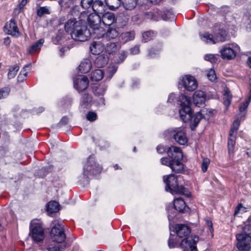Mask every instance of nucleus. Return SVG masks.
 <instances>
[{"instance_id": "obj_1", "label": "nucleus", "mask_w": 251, "mask_h": 251, "mask_svg": "<svg viewBox=\"0 0 251 251\" xmlns=\"http://www.w3.org/2000/svg\"><path fill=\"white\" fill-rule=\"evenodd\" d=\"M64 28L73 39L80 42L88 40L91 35L90 31L83 22L80 20L78 21L75 18H71L65 22Z\"/></svg>"}, {"instance_id": "obj_2", "label": "nucleus", "mask_w": 251, "mask_h": 251, "mask_svg": "<svg viewBox=\"0 0 251 251\" xmlns=\"http://www.w3.org/2000/svg\"><path fill=\"white\" fill-rule=\"evenodd\" d=\"M167 152L168 156L172 159L170 160L168 157H162L160 160L161 164L169 166L176 173H181L183 170L184 165L181 162L183 154L180 149L172 146L168 148Z\"/></svg>"}, {"instance_id": "obj_3", "label": "nucleus", "mask_w": 251, "mask_h": 251, "mask_svg": "<svg viewBox=\"0 0 251 251\" xmlns=\"http://www.w3.org/2000/svg\"><path fill=\"white\" fill-rule=\"evenodd\" d=\"M199 240V237L197 236L185 238L180 243L177 237L175 235L170 233V237L168 241V246L170 248H174L180 247L184 250L190 249L191 251H197L196 244Z\"/></svg>"}, {"instance_id": "obj_4", "label": "nucleus", "mask_w": 251, "mask_h": 251, "mask_svg": "<svg viewBox=\"0 0 251 251\" xmlns=\"http://www.w3.org/2000/svg\"><path fill=\"white\" fill-rule=\"evenodd\" d=\"M101 16L98 14L91 13L88 14V13L86 11L81 12L79 19L80 21L83 22V24L87 23L90 27L94 30L91 35L96 34V36L100 32L103 31L102 28L100 27V24L101 22Z\"/></svg>"}, {"instance_id": "obj_5", "label": "nucleus", "mask_w": 251, "mask_h": 251, "mask_svg": "<svg viewBox=\"0 0 251 251\" xmlns=\"http://www.w3.org/2000/svg\"><path fill=\"white\" fill-rule=\"evenodd\" d=\"M164 182L166 184V190L171 192L172 194H180L189 197L190 195L182 185H179L177 182V177L174 175H170L163 177Z\"/></svg>"}, {"instance_id": "obj_6", "label": "nucleus", "mask_w": 251, "mask_h": 251, "mask_svg": "<svg viewBox=\"0 0 251 251\" xmlns=\"http://www.w3.org/2000/svg\"><path fill=\"white\" fill-rule=\"evenodd\" d=\"M201 39L204 42L208 44H216L223 42L227 40L226 31L220 28H215L213 33L205 32L200 34Z\"/></svg>"}, {"instance_id": "obj_7", "label": "nucleus", "mask_w": 251, "mask_h": 251, "mask_svg": "<svg viewBox=\"0 0 251 251\" xmlns=\"http://www.w3.org/2000/svg\"><path fill=\"white\" fill-rule=\"evenodd\" d=\"M101 170V167L96 164L94 156L90 155L83 167V178L87 179L91 176L99 174Z\"/></svg>"}, {"instance_id": "obj_8", "label": "nucleus", "mask_w": 251, "mask_h": 251, "mask_svg": "<svg viewBox=\"0 0 251 251\" xmlns=\"http://www.w3.org/2000/svg\"><path fill=\"white\" fill-rule=\"evenodd\" d=\"M29 235L34 241L40 242L44 239V232L41 223L37 220L31 221L30 225Z\"/></svg>"}, {"instance_id": "obj_9", "label": "nucleus", "mask_w": 251, "mask_h": 251, "mask_svg": "<svg viewBox=\"0 0 251 251\" xmlns=\"http://www.w3.org/2000/svg\"><path fill=\"white\" fill-rule=\"evenodd\" d=\"M50 238L54 242L63 243L66 239L63 226L58 223L55 224L51 230Z\"/></svg>"}, {"instance_id": "obj_10", "label": "nucleus", "mask_w": 251, "mask_h": 251, "mask_svg": "<svg viewBox=\"0 0 251 251\" xmlns=\"http://www.w3.org/2000/svg\"><path fill=\"white\" fill-rule=\"evenodd\" d=\"M236 247L240 251H249L251 248V236L247 233L236 235Z\"/></svg>"}, {"instance_id": "obj_11", "label": "nucleus", "mask_w": 251, "mask_h": 251, "mask_svg": "<svg viewBox=\"0 0 251 251\" xmlns=\"http://www.w3.org/2000/svg\"><path fill=\"white\" fill-rule=\"evenodd\" d=\"M184 89L188 91H193L198 87V82L196 79L191 75H185L182 76L179 82Z\"/></svg>"}, {"instance_id": "obj_12", "label": "nucleus", "mask_w": 251, "mask_h": 251, "mask_svg": "<svg viewBox=\"0 0 251 251\" xmlns=\"http://www.w3.org/2000/svg\"><path fill=\"white\" fill-rule=\"evenodd\" d=\"M170 135L180 145H184L188 141L185 132L182 127L176 128L170 131Z\"/></svg>"}, {"instance_id": "obj_13", "label": "nucleus", "mask_w": 251, "mask_h": 251, "mask_svg": "<svg viewBox=\"0 0 251 251\" xmlns=\"http://www.w3.org/2000/svg\"><path fill=\"white\" fill-rule=\"evenodd\" d=\"M74 87L78 92L85 90L89 85V80L87 76L78 75L74 78Z\"/></svg>"}, {"instance_id": "obj_14", "label": "nucleus", "mask_w": 251, "mask_h": 251, "mask_svg": "<svg viewBox=\"0 0 251 251\" xmlns=\"http://www.w3.org/2000/svg\"><path fill=\"white\" fill-rule=\"evenodd\" d=\"M185 207L186 204L183 200L181 198H177L175 199L174 207L172 206L171 208L170 207H168L167 209L168 213L169 220H170L171 218H173L174 216V214H172L171 212L172 210H174V208L179 212H183Z\"/></svg>"}, {"instance_id": "obj_15", "label": "nucleus", "mask_w": 251, "mask_h": 251, "mask_svg": "<svg viewBox=\"0 0 251 251\" xmlns=\"http://www.w3.org/2000/svg\"><path fill=\"white\" fill-rule=\"evenodd\" d=\"M208 110L207 109H203L201 110V112H198L192 116V114H191V118H190V121L192 126H194V127H196L200 122V120L202 118L208 119L209 117L212 115L213 110H209L208 111L209 114L207 117H206L204 115L207 114Z\"/></svg>"}, {"instance_id": "obj_16", "label": "nucleus", "mask_w": 251, "mask_h": 251, "mask_svg": "<svg viewBox=\"0 0 251 251\" xmlns=\"http://www.w3.org/2000/svg\"><path fill=\"white\" fill-rule=\"evenodd\" d=\"M4 30L7 34L13 36H19L20 34L18 27L14 19H11L7 22L4 27Z\"/></svg>"}, {"instance_id": "obj_17", "label": "nucleus", "mask_w": 251, "mask_h": 251, "mask_svg": "<svg viewBox=\"0 0 251 251\" xmlns=\"http://www.w3.org/2000/svg\"><path fill=\"white\" fill-rule=\"evenodd\" d=\"M107 88V86L104 84H100L98 86H95L94 88V94L98 97H100V99L97 100V103L100 105H104L105 100L104 98L102 97L105 94Z\"/></svg>"}, {"instance_id": "obj_18", "label": "nucleus", "mask_w": 251, "mask_h": 251, "mask_svg": "<svg viewBox=\"0 0 251 251\" xmlns=\"http://www.w3.org/2000/svg\"><path fill=\"white\" fill-rule=\"evenodd\" d=\"M174 231L177 236L180 238L186 237L191 232L190 228L184 224L176 225Z\"/></svg>"}, {"instance_id": "obj_19", "label": "nucleus", "mask_w": 251, "mask_h": 251, "mask_svg": "<svg viewBox=\"0 0 251 251\" xmlns=\"http://www.w3.org/2000/svg\"><path fill=\"white\" fill-rule=\"evenodd\" d=\"M100 33L96 37L99 39L103 37V38H106L108 40H113L116 39L119 35V33L117 29L112 27H109L105 33Z\"/></svg>"}, {"instance_id": "obj_20", "label": "nucleus", "mask_w": 251, "mask_h": 251, "mask_svg": "<svg viewBox=\"0 0 251 251\" xmlns=\"http://www.w3.org/2000/svg\"><path fill=\"white\" fill-rule=\"evenodd\" d=\"M205 100V94L202 91H197L193 94V102L197 106H202L204 104Z\"/></svg>"}, {"instance_id": "obj_21", "label": "nucleus", "mask_w": 251, "mask_h": 251, "mask_svg": "<svg viewBox=\"0 0 251 251\" xmlns=\"http://www.w3.org/2000/svg\"><path fill=\"white\" fill-rule=\"evenodd\" d=\"M89 48L93 54L99 55L103 51L104 44L101 41H95L91 43Z\"/></svg>"}, {"instance_id": "obj_22", "label": "nucleus", "mask_w": 251, "mask_h": 251, "mask_svg": "<svg viewBox=\"0 0 251 251\" xmlns=\"http://www.w3.org/2000/svg\"><path fill=\"white\" fill-rule=\"evenodd\" d=\"M92 9L95 12L94 14L101 15L105 12V7L101 0H96L92 4Z\"/></svg>"}, {"instance_id": "obj_23", "label": "nucleus", "mask_w": 251, "mask_h": 251, "mask_svg": "<svg viewBox=\"0 0 251 251\" xmlns=\"http://www.w3.org/2000/svg\"><path fill=\"white\" fill-rule=\"evenodd\" d=\"M135 33L134 31L123 32L119 37V41L121 44H125L127 42L134 40Z\"/></svg>"}, {"instance_id": "obj_24", "label": "nucleus", "mask_w": 251, "mask_h": 251, "mask_svg": "<svg viewBox=\"0 0 251 251\" xmlns=\"http://www.w3.org/2000/svg\"><path fill=\"white\" fill-rule=\"evenodd\" d=\"M192 112L190 106L181 107L179 111L180 119L184 122L190 121L191 118Z\"/></svg>"}, {"instance_id": "obj_25", "label": "nucleus", "mask_w": 251, "mask_h": 251, "mask_svg": "<svg viewBox=\"0 0 251 251\" xmlns=\"http://www.w3.org/2000/svg\"><path fill=\"white\" fill-rule=\"evenodd\" d=\"M101 15V21L106 26H110L116 21L115 15L112 12L104 13Z\"/></svg>"}, {"instance_id": "obj_26", "label": "nucleus", "mask_w": 251, "mask_h": 251, "mask_svg": "<svg viewBox=\"0 0 251 251\" xmlns=\"http://www.w3.org/2000/svg\"><path fill=\"white\" fill-rule=\"evenodd\" d=\"M221 56L223 59H232L236 56V51L230 47H225L221 50Z\"/></svg>"}, {"instance_id": "obj_27", "label": "nucleus", "mask_w": 251, "mask_h": 251, "mask_svg": "<svg viewBox=\"0 0 251 251\" xmlns=\"http://www.w3.org/2000/svg\"><path fill=\"white\" fill-rule=\"evenodd\" d=\"M92 67V63L90 59H85L82 61L78 67L79 71L81 73H87L90 71Z\"/></svg>"}, {"instance_id": "obj_28", "label": "nucleus", "mask_w": 251, "mask_h": 251, "mask_svg": "<svg viewBox=\"0 0 251 251\" xmlns=\"http://www.w3.org/2000/svg\"><path fill=\"white\" fill-rule=\"evenodd\" d=\"M177 104L180 105L181 107L190 106L191 100L189 97H187L184 94H181L177 98Z\"/></svg>"}, {"instance_id": "obj_29", "label": "nucleus", "mask_w": 251, "mask_h": 251, "mask_svg": "<svg viewBox=\"0 0 251 251\" xmlns=\"http://www.w3.org/2000/svg\"><path fill=\"white\" fill-rule=\"evenodd\" d=\"M92 98L91 96L88 94H84L82 96L80 102V106L81 108H88L90 107L92 102Z\"/></svg>"}, {"instance_id": "obj_30", "label": "nucleus", "mask_w": 251, "mask_h": 251, "mask_svg": "<svg viewBox=\"0 0 251 251\" xmlns=\"http://www.w3.org/2000/svg\"><path fill=\"white\" fill-rule=\"evenodd\" d=\"M44 43V40L41 39L34 43L28 49L29 53L31 54L39 51Z\"/></svg>"}, {"instance_id": "obj_31", "label": "nucleus", "mask_w": 251, "mask_h": 251, "mask_svg": "<svg viewBox=\"0 0 251 251\" xmlns=\"http://www.w3.org/2000/svg\"><path fill=\"white\" fill-rule=\"evenodd\" d=\"M108 61V57L104 54H101L96 58L95 64L98 68H102L107 64Z\"/></svg>"}, {"instance_id": "obj_32", "label": "nucleus", "mask_w": 251, "mask_h": 251, "mask_svg": "<svg viewBox=\"0 0 251 251\" xmlns=\"http://www.w3.org/2000/svg\"><path fill=\"white\" fill-rule=\"evenodd\" d=\"M59 209V204L56 201H50L47 205V210L50 214L57 212Z\"/></svg>"}, {"instance_id": "obj_33", "label": "nucleus", "mask_w": 251, "mask_h": 251, "mask_svg": "<svg viewBox=\"0 0 251 251\" xmlns=\"http://www.w3.org/2000/svg\"><path fill=\"white\" fill-rule=\"evenodd\" d=\"M122 4L124 8L126 10L133 9L137 5L136 0H122Z\"/></svg>"}, {"instance_id": "obj_34", "label": "nucleus", "mask_w": 251, "mask_h": 251, "mask_svg": "<svg viewBox=\"0 0 251 251\" xmlns=\"http://www.w3.org/2000/svg\"><path fill=\"white\" fill-rule=\"evenodd\" d=\"M118 67L115 65H110L105 70L104 75L106 79L109 80L116 72Z\"/></svg>"}, {"instance_id": "obj_35", "label": "nucleus", "mask_w": 251, "mask_h": 251, "mask_svg": "<svg viewBox=\"0 0 251 251\" xmlns=\"http://www.w3.org/2000/svg\"><path fill=\"white\" fill-rule=\"evenodd\" d=\"M109 9L114 10L118 8L122 4V0H105Z\"/></svg>"}, {"instance_id": "obj_36", "label": "nucleus", "mask_w": 251, "mask_h": 251, "mask_svg": "<svg viewBox=\"0 0 251 251\" xmlns=\"http://www.w3.org/2000/svg\"><path fill=\"white\" fill-rule=\"evenodd\" d=\"M66 247L64 243L50 244L47 248L48 251H63Z\"/></svg>"}, {"instance_id": "obj_37", "label": "nucleus", "mask_w": 251, "mask_h": 251, "mask_svg": "<svg viewBox=\"0 0 251 251\" xmlns=\"http://www.w3.org/2000/svg\"><path fill=\"white\" fill-rule=\"evenodd\" d=\"M104 72L100 69H97L93 71L91 75V79L93 81L100 80L104 76Z\"/></svg>"}, {"instance_id": "obj_38", "label": "nucleus", "mask_w": 251, "mask_h": 251, "mask_svg": "<svg viewBox=\"0 0 251 251\" xmlns=\"http://www.w3.org/2000/svg\"><path fill=\"white\" fill-rule=\"evenodd\" d=\"M154 36L155 34L152 31L144 32L142 34V41L145 43L151 40Z\"/></svg>"}, {"instance_id": "obj_39", "label": "nucleus", "mask_w": 251, "mask_h": 251, "mask_svg": "<svg viewBox=\"0 0 251 251\" xmlns=\"http://www.w3.org/2000/svg\"><path fill=\"white\" fill-rule=\"evenodd\" d=\"M158 14L161 15L164 20H168L174 18V14L170 10H166L163 13L161 11H159Z\"/></svg>"}, {"instance_id": "obj_40", "label": "nucleus", "mask_w": 251, "mask_h": 251, "mask_svg": "<svg viewBox=\"0 0 251 251\" xmlns=\"http://www.w3.org/2000/svg\"><path fill=\"white\" fill-rule=\"evenodd\" d=\"M224 96V103L226 106H228L230 104L232 99V96L230 94V92L228 90H225Z\"/></svg>"}, {"instance_id": "obj_41", "label": "nucleus", "mask_w": 251, "mask_h": 251, "mask_svg": "<svg viewBox=\"0 0 251 251\" xmlns=\"http://www.w3.org/2000/svg\"><path fill=\"white\" fill-rule=\"evenodd\" d=\"M19 70V67L18 66H15L10 67L9 69V72L7 75L8 78L9 79L14 78L16 76Z\"/></svg>"}, {"instance_id": "obj_42", "label": "nucleus", "mask_w": 251, "mask_h": 251, "mask_svg": "<svg viewBox=\"0 0 251 251\" xmlns=\"http://www.w3.org/2000/svg\"><path fill=\"white\" fill-rule=\"evenodd\" d=\"M50 14L49 8L47 6L40 7L37 10V15L39 17H42L44 14Z\"/></svg>"}, {"instance_id": "obj_43", "label": "nucleus", "mask_w": 251, "mask_h": 251, "mask_svg": "<svg viewBox=\"0 0 251 251\" xmlns=\"http://www.w3.org/2000/svg\"><path fill=\"white\" fill-rule=\"evenodd\" d=\"M28 66H25L23 69L21 71L20 74L18 76L17 80L18 82H22L26 79L27 75V72L26 71V68H28Z\"/></svg>"}, {"instance_id": "obj_44", "label": "nucleus", "mask_w": 251, "mask_h": 251, "mask_svg": "<svg viewBox=\"0 0 251 251\" xmlns=\"http://www.w3.org/2000/svg\"><path fill=\"white\" fill-rule=\"evenodd\" d=\"M250 103V100L246 99L245 101L240 104L239 107V111L241 114H243V116L245 115V112L247 110Z\"/></svg>"}, {"instance_id": "obj_45", "label": "nucleus", "mask_w": 251, "mask_h": 251, "mask_svg": "<svg viewBox=\"0 0 251 251\" xmlns=\"http://www.w3.org/2000/svg\"><path fill=\"white\" fill-rule=\"evenodd\" d=\"M210 161L208 158H203L202 159L201 168L203 172L205 173L207 171L208 167L209 165Z\"/></svg>"}, {"instance_id": "obj_46", "label": "nucleus", "mask_w": 251, "mask_h": 251, "mask_svg": "<svg viewBox=\"0 0 251 251\" xmlns=\"http://www.w3.org/2000/svg\"><path fill=\"white\" fill-rule=\"evenodd\" d=\"M105 50L109 53L114 52L117 50V45L115 43H110L107 44Z\"/></svg>"}, {"instance_id": "obj_47", "label": "nucleus", "mask_w": 251, "mask_h": 251, "mask_svg": "<svg viewBox=\"0 0 251 251\" xmlns=\"http://www.w3.org/2000/svg\"><path fill=\"white\" fill-rule=\"evenodd\" d=\"M235 144V139H234V137L233 138H228V148L229 153L233 152L234 149Z\"/></svg>"}, {"instance_id": "obj_48", "label": "nucleus", "mask_w": 251, "mask_h": 251, "mask_svg": "<svg viewBox=\"0 0 251 251\" xmlns=\"http://www.w3.org/2000/svg\"><path fill=\"white\" fill-rule=\"evenodd\" d=\"M93 0H81V5L84 9H88L91 6L92 7Z\"/></svg>"}, {"instance_id": "obj_49", "label": "nucleus", "mask_w": 251, "mask_h": 251, "mask_svg": "<svg viewBox=\"0 0 251 251\" xmlns=\"http://www.w3.org/2000/svg\"><path fill=\"white\" fill-rule=\"evenodd\" d=\"M207 77L210 81H214L217 78L215 71L212 69L209 70L207 74Z\"/></svg>"}, {"instance_id": "obj_50", "label": "nucleus", "mask_w": 251, "mask_h": 251, "mask_svg": "<svg viewBox=\"0 0 251 251\" xmlns=\"http://www.w3.org/2000/svg\"><path fill=\"white\" fill-rule=\"evenodd\" d=\"M97 115L96 113L92 111H90L86 115V118L88 121L93 122L96 120Z\"/></svg>"}, {"instance_id": "obj_51", "label": "nucleus", "mask_w": 251, "mask_h": 251, "mask_svg": "<svg viewBox=\"0 0 251 251\" xmlns=\"http://www.w3.org/2000/svg\"><path fill=\"white\" fill-rule=\"evenodd\" d=\"M245 207H244L243 206V205L242 203H239L236 207L235 209L234 210V215H238L240 212H246Z\"/></svg>"}, {"instance_id": "obj_52", "label": "nucleus", "mask_w": 251, "mask_h": 251, "mask_svg": "<svg viewBox=\"0 0 251 251\" xmlns=\"http://www.w3.org/2000/svg\"><path fill=\"white\" fill-rule=\"evenodd\" d=\"M205 60L208 61L211 63L216 62L217 60L216 56L212 54H206L204 56Z\"/></svg>"}, {"instance_id": "obj_53", "label": "nucleus", "mask_w": 251, "mask_h": 251, "mask_svg": "<svg viewBox=\"0 0 251 251\" xmlns=\"http://www.w3.org/2000/svg\"><path fill=\"white\" fill-rule=\"evenodd\" d=\"M127 54L126 51H122L119 54V59H117V62L120 63L123 62L126 57Z\"/></svg>"}, {"instance_id": "obj_54", "label": "nucleus", "mask_w": 251, "mask_h": 251, "mask_svg": "<svg viewBox=\"0 0 251 251\" xmlns=\"http://www.w3.org/2000/svg\"><path fill=\"white\" fill-rule=\"evenodd\" d=\"M9 89L8 88L0 90V99L7 96L9 93Z\"/></svg>"}, {"instance_id": "obj_55", "label": "nucleus", "mask_w": 251, "mask_h": 251, "mask_svg": "<svg viewBox=\"0 0 251 251\" xmlns=\"http://www.w3.org/2000/svg\"><path fill=\"white\" fill-rule=\"evenodd\" d=\"M130 52L132 55L137 54L140 52V47L139 45H135L130 49Z\"/></svg>"}, {"instance_id": "obj_56", "label": "nucleus", "mask_w": 251, "mask_h": 251, "mask_svg": "<svg viewBox=\"0 0 251 251\" xmlns=\"http://www.w3.org/2000/svg\"><path fill=\"white\" fill-rule=\"evenodd\" d=\"M240 121L241 120H239L238 119L235 120L233 123L231 129H232L237 131L240 126Z\"/></svg>"}, {"instance_id": "obj_57", "label": "nucleus", "mask_w": 251, "mask_h": 251, "mask_svg": "<svg viewBox=\"0 0 251 251\" xmlns=\"http://www.w3.org/2000/svg\"><path fill=\"white\" fill-rule=\"evenodd\" d=\"M205 222L207 226L209 228V229L210 232L212 233L214 231V229L213 228V224L211 220L209 218L205 219Z\"/></svg>"}, {"instance_id": "obj_58", "label": "nucleus", "mask_w": 251, "mask_h": 251, "mask_svg": "<svg viewBox=\"0 0 251 251\" xmlns=\"http://www.w3.org/2000/svg\"><path fill=\"white\" fill-rule=\"evenodd\" d=\"M168 149V148L166 149V148L161 145H159L156 148L157 151L160 154H162L166 151L167 152Z\"/></svg>"}, {"instance_id": "obj_59", "label": "nucleus", "mask_w": 251, "mask_h": 251, "mask_svg": "<svg viewBox=\"0 0 251 251\" xmlns=\"http://www.w3.org/2000/svg\"><path fill=\"white\" fill-rule=\"evenodd\" d=\"M145 15L146 18L154 19V20L156 19L154 14L153 12L150 11V12H146Z\"/></svg>"}, {"instance_id": "obj_60", "label": "nucleus", "mask_w": 251, "mask_h": 251, "mask_svg": "<svg viewBox=\"0 0 251 251\" xmlns=\"http://www.w3.org/2000/svg\"><path fill=\"white\" fill-rule=\"evenodd\" d=\"M176 95L174 93H171L169 95L168 99V102L173 103L175 102V100L176 99Z\"/></svg>"}, {"instance_id": "obj_61", "label": "nucleus", "mask_w": 251, "mask_h": 251, "mask_svg": "<svg viewBox=\"0 0 251 251\" xmlns=\"http://www.w3.org/2000/svg\"><path fill=\"white\" fill-rule=\"evenodd\" d=\"M68 122V118L66 116H64L61 119L59 124L61 125H65L67 124Z\"/></svg>"}, {"instance_id": "obj_62", "label": "nucleus", "mask_w": 251, "mask_h": 251, "mask_svg": "<svg viewBox=\"0 0 251 251\" xmlns=\"http://www.w3.org/2000/svg\"><path fill=\"white\" fill-rule=\"evenodd\" d=\"M62 36L58 34L56 37L52 40V42L54 44L59 43V41L61 40Z\"/></svg>"}, {"instance_id": "obj_63", "label": "nucleus", "mask_w": 251, "mask_h": 251, "mask_svg": "<svg viewBox=\"0 0 251 251\" xmlns=\"http://www.w3.org/2000/svg\"><path fill=\"white\" fill-rule=\"evenodd\" d=\"M62 36L58 34L56 37L52 40V42L54 44L59 43V41L61 40Z\"/></svg>"}, {"instance_id": "obj_64", "label": "nucleus", "mask_w": 251, "mask_h": 251, "mask_svg": "<svg viewBox=\"0 0 251 251\" xmlns=\"http://www.w3.org/2000/svg\"><path fill=\"white\" fill-rule=\"evenodd\" d=\"M236 132L237 131L232 129H230L229 133V137L228 138H233L234 137V139H235L236 135Z\"/></svg>"}]
</instances>
